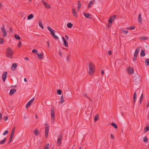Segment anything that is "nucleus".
I'll list each match as a JSON object with an SVG mask.
<instances>
[{"label":"nucleus","instance_id":"1","mask_svg":"<svg viewBox=\"0 0 149 149\" xmlns=\"http://www.w3.org/2000/svg\"><path fill=\"white\" fill-rule=\"evenodd\" d=\"M13 53V51L10 47H8L7 48L6 51V56L7 57L12 58Z\"/></svg>","mask_w":149,"mask_h":149},{"label":"nucleus","instance_id":"2","mask_svg":"<svg viewBox=\"0 0 149 149\" xmlns=\"http://www.w3.org/2000/svg\"><path fill=\"white\" fill-rule=\"evenodd\" d=\"M89 72L90 75H92L94 72L95 66L91 62H90L89 64Z\"/></svg>","mask_w":149,"mask_h":149},{"label":"nucleus","instance_id":"3","mask_svg":"<svg viewBox=\"0 0 149 149\" xmlns=\"http://www.w3.org/2000/svg\"><path fill=\"white\" fill-rule=\"evenodd\" d=\"M47 28L50 31L51 34L52 35L53 38L56 40H58L59 38L57 36L55 35L54 32V31H55V30L53 29L51 27L49 26H47Z\"/></svg>","mask_w":149,"mask_h":149},{"label":"nucleus","instance_id":"4","mask_svg":"<svg viewBox=\"0 0 149 149\" xmlns=\"http://www.w3.org/2000/svg\"><path fill=\"white\" fill-rule=\"evenodd\" d=\"M45 136L46 138L48 136V134L49 131V126L48 124L46 123L45 125Z\"/></svg>","mask_w":149,"mask_h":149},{"label":"nucleus","instance_id":"5","mask_svg":"<svg viewBox=\"0 0 149 149\" xmlns=\"http://www.w3.org/2000/svg\"><path fill=\"white\" fill-rule=\"evenodd\" d=\"M140 48V47H138L135 50V53L134 56V57L133 58V60L134 61H135L137 57L138 56Z\"/></svg>","mask_w":149,"mask_h":149},{"label":"nucleus","instance_id":"6","mask_svg":"<svg viewBox=\"0 0 149 149\" xmlns=\"http://www.w3.org/2000/svg\"><path fill=\"white\" fill-rule=\"evenodd\" d=\"M116 16V15H113L111 16L109 19L108 20V26H110L111 25V24L112 23L113 21L115 19Z\"/></svg>","mask_w":149,"mask_h":149},{"label":"nucleus","instance_id":"7","mask_svg":"<svg viewBox=\"0 0 149 149\" xmlns=\"http://www.w3.org/2000/svg\"><path fill=\"white\" fill-rule=\"evenodd\" d=\"M62 134H61L58 137V139H57V143H58V146H59L61 144V141L62 139Z\"/></svg>","mask_w":149,"mask_h":149},{"label":"nucleus","instance_id":"8","mask_svg":"<svg viewBox=\"0 0 149 149\" xmlns=\"http://www.w3.org/2000/svg\"><path fill=\"white\" fill-rule=\"evenodd\" d=\"M141 77L139 75H136L134 77L133 80L135 82H139L140 81Z\"/></svg>","mask_w":149,"mask_h":149},{"label":"nucleus","instance_id":"9","mask_svg":"<svg viewBox=\"0 0 149 149\" xmlns=\"http://www.w3.org/2000/svg\"><path fill=\"white\" fill-rule=\"evenodd\" d=\"M51 115L52 120L54 121V120L55 113L54 109L53 108H52L51 109Z\"/></svg>","mask_w":149,"mask_h":149},{"label":"nucleus","instance_id":"10","mask_svg":"<svg viewBox=\"0 0 149 149\" xmlns=\"http://www.w3.org/2000/svg\"><path fill=\"white\" fill-rule=\"evenodd\" d=\"M1 29L3 33V36L4 37H6L7 35V32L5 29L4 26H3L1 28Z\"/></svg>","mask_w":149,"mask_h":149},{"label":"nucleus","instance_id":"11","mask_svg":"<svg viewBox=\"0 0 149 149\" xmlns=\"http://www.w3.org/2000/svg\"><path fill=\"white\" fill-rule=\"evenodd\" d=\"M17 64L14 63H13L11 66V69L13 71H15L16 70L17 67Z\"/></svg>","mask_w":149,"mask_h":149},{"label":"nucleus","instance_id":"12","mask_svg":"<svg viewBox=\"0 0 149 149\" xmlns=\"http://www.w3.org/2000/svg\"><path fill=\"white\" fill-rule=\"evenodd\" d=\"M7 72H5L3 74L2 76V79L3 81L5 82V81L6 79V78L7 74Z\"/></svg>","mask_w":149,"mask_h":149},{"label":"nucleus","instance_id":"13","mask_svg":"<svg viewBox=\"0 0 149 149\" xmlns=\"http://www.w3.org/2000/svg\"><path fill=\"white\" fill-rule=\"evenodd\" d=\"M84 16L87 18L92 19V17L91 15L89 13H84Z\"/></svg>","mask_w":149,"mask_h":149},{"label":"nucleus","instance_id":"14","mask_svg":"<svg viewBox=\"0 0 149 149\" xmlns=\"http://www.w3.org/2000/svg\"><path fill=\"white\" fill-rule=\"evenodd\" d=\"M16 90L15 88H12L10 90V92L9 93L10 95H11L13 94L16 92Z\"/></svg>","mask_w":149,"mask_h":149},{"label":"nucleus","instance_id":"15","mask_svg":"<svg viewBox=\"0 0 149 149\" xmlns=\"http://www.w3.org/2000/svg\"><path fill=\"white\" fill-rule=\"evenodd\" d=\"M64 42V45L66 47H68V42L63 37L62 38Z\"/></svg>","mask_w":149,"mask_h":149},{"label":"nucleus","instance_id":"16","mask_svg":"<svg viewBox=\"0 0 149 149\" xmlns=\"http://www.w3.org/2000/svg\"><path fill=\"white\" fill-rule=\"evenodd\" d=\"M42 1L46 8H50L51 7L49 4L47 3L43 0H42Z\"/></svg>","mask_w":149,"mask_h":149},{"label":"nucleus","instance_id":"17","mask_svg":"<svg viewBox=\"0 0 149 149\" xmlns=\"http://www.w3.org/2000/svg\"><path fill=\"white\" fill-rule=\"evenodd\" d=\"M127 71L130 74H133L134 73V69L132 68H131L130 67H129L128 68Z\"/></svg>","mask_w":149,"mask_h":149},{"label":"nucleus","instance_id":"18","mask_svg":"<svg viewBox=\"0 0 149 149\" xmlns=\"http://www.w3.org/2000/svg\"><path fill=\"white\" fill-rule=\"evenodd\" d=\"M136 92L135 91L134 93V95H133L134 106V105L135 103L136 98Z\"/></svg>","mask_w":149,"mask_h":149},{"label":"nucleus","instance_id":"19","mask_svg":"<svg viewBox=\"0 0 149 149\" xmlns=\"http://www.w3.org/2000/svg\"><path fill=\"white\" fill-rule=\"evenodd\" d=\"M33 133L36 136H37L39 134H40V132L37 129H35L34 130Z\"/></svg>","mask_w":149,"mask_h":149},{"label":"nucleus","instance_id":"20","mask_svg":"<svg viewBox=\"0 0 149 149\" xmlns=\"http://www.w3.org/2000/svg\"><path fill=\"white\" fill-rule=\"evenodd\" d=\"M72 13L74 16H75L76 17H77V13L75 9H74V8H73L72 9Z\"/></svg>","mask_w":149,"mask_h":149},{"label":"nucleus","instance_id":"21","mask_svg":"<svg viewBox=\"0 0 149 149\" xmlns=\"http://www.w3.org/2000/svg\"><path fill=\"white\" fill-rule=\"evenodd\" d=\"M145 55V53L144 50L143 49L141 50V52L140 53V56H144Z\"/></svg>","mask_w":149,"mask_h":149},{"label":"nucleus","instance_id":"22","mask_svg":"<svg viewBox=\"0 0 149 149\" xmlns=\"http://www.w3.org/2000/svg\"><path fill=\"white\" fill-rule=\"evenodd\" d=\"M94 2H95V1L94 0L90 1L89 2V3L88 6V7L89 8H91V5L93 4Z\"/></svg>","mask_w":149,"mask_h":149},{"label":"nucleus","instance_id":"23","mask_svg":"<svg viewBox=\"0 0 149 149\" xmlns=\"http://www.w3.org/2000/svg\"><path fill=\"white\" fill-rule=\"evenodd\" d=\"M37 55L38 56V58L39 59H42V58L43 56V54L41 53L40 54L39 53L37 54Z\"/></svg>","mask_w":149,"mask_h":149},{"label":"nucleus","instance_id":"24","mask_svg":"<svg viewBox=\"0 0 149 149\" xmlns=\"http://www.w3.org/2000/svg\"><path fill=\"white\" fill-rule=\"evenodd\" d=\"M34 17L33 15L31 14L29 15L27 17V19L29 20L31 19H32Z\"/></svg>","mask_w":149,"mask_h":149},{"label":"nucleus","instance_id":"25","mask_svg":"<svg viewBox=\"0 0 149 149\" xmlns=\"http://www.w3.org/2000/svg\"><path fill=\"white\" fill-rule=\"evenodd\" d=\"M138 20L139 22L141 23L142 22L141 20V15L140 14L139 15L138 17Z\"/></svg>","mask_w":149,"mask_h":149},{"label":"nucleus","instance_id":"26","mask_svg":"<svg viewBox=\"0 0 149 149\" xmlns=\"http://www.w3.org/2000/svg\"><path fill=\"white\" fill-rule=\"evenodd\" d=\"M73 26V24L71 23H68L67 24V26L69 28H71Z\"/></svg>","mask_w":149,"mask_h":149},{"label":"nucleus","instance_id":"27","mask_svg":"<svg viewBox=\"0 0 149 149\" xmlns=\"http://www.w3.org/2000/svg\"><path fill=\"white\" fill-rule=\"evenodd\" d=\"M39 24L40 27L42 28V29H44V26L42 24V22L41 20H39Z\"/></svg>","mask_w":149,"mask_h":149},{"label":"nucleus","instance_id":"28","mask_svg":"<svg viewBox=\"0 0 149 149\" xmlns=\"http://www.w3.org/2000/svg\"><path fill=\"white\" fill-rule=\"evenodd\" d=\"M140 39L143 40H146L148 39V38L146 36L141 37H140Z\"/></svg>","mask_w":149,"mask_h":149},{"label":"nucleus","instance_id":"29","mask_svg":"<svg viewBox=\"0 0 149 149\" xmlns=\"http://www.w3.org/2000/svg\"><path fill=\"white\" fill-rule=\"evenodd\" d=\"M111 125L113 126L115 128L117 129L118 128L117 126L116 123H111Z\"/></svg>","mask_w":149,"mask_h":149},{"label":"nucleus","instance_id":"30","mask_svg":"<svg viewBox=\"0 0 149 149\" xmlns=\"http://www.w3.org/2000/svg\"><path fill=\"white\" fill-rule=\"evenodd\" d=\"M149 130V126L146 127L144 130V133L146 132Z\"/></svg>","mask_w":149,"mask_h":149},{"label":"nucleus","instance_id":"31","mask_svg":"<svg viewBox=\"0 0 149 149\" xmlns=\"http://www.w3.org/2000/svg\"><path fill=\"white\" fill-rule=\"evenodd\" d=\"M34 98H33L31 100L29 101L27 103H28L30 105L34 101Z\"/></svg>","mask_w":149,"mask_h":149},{"label":"nucleus","instance_id":"32","mask_svg":"<svg viewBox=\"0 0 149 149\" xmlns=\"http://www.w3.org/2000/svg\"><path fill=\"white\" fill-rule=\"evenodd\" d=\"M135 26H131L130 27H128L127 28L128 30H134L135 29Z\"/></svg>","mask_w":149,"mask_h":149},{"label":"nucleus","instance_id":"33","mask_svg":"<svg viewBox=\"0 0 149 149\" xmlns=\"http://www.w3.org/2000/svg\"><path fill=\"white\" fill-rule=\"evenodd\" d=\"M6 138L5 137L3 140L1 141L0 142V144H3L4 143V142H5V141H6Z\"/></svg>","mask_w":149,"mask_h":149},{"label":"nucleus","instance_id":"34","mask_svg":"<svg viewBox=\"0 0 149 149\" xmlns=\"http://www.w3.org/2000/svg\"><path fill=\"white\" fill-rule=\"evenodd\" d=\"M15 39L17 40H20V37L17 34H15Z\"/></svg>","mask_w":149,"mask_h":149},{"label":"nucleus","instance_id":"35","mask_svg":"<svg viewBox=\"0 0 149 149\" xmlns=\"http://www.w3.org/2000/svg\"><path fill=\"white\" fill-rule=\"evenodd\" d=\"M145 63L146 65H149V58L146 59L145 60Z\"/></svg>","mask_w":149,"mask_h":149},{"label":"nucleus","instance_id":"36","mask_svg":"<svg viewBox=\"0 0 149 149\" xmlns=\"http://www.w3.org/2000/svg\"><path fill=\"white\" fill-rule=\"evenodd\" d=\"M98 118H99V116H98V115H97L95 116V117H94V121H97L98 120Z\"/></svg>","mask_w":149,"mask_h":149},{"label":"nucleus","instance_id":"37","mask_svg":"<svg viewBox=\"0 0 149 149\" xmlns=\"http://www.w3.org/2000/svg\"><path fill=\"white\" fill-rule=\"evenodd\" d=\"M64 101L63 99V95H62L61 97V101H60V103L61 104H62L64 102Z\"/></svg>","mask_w":149,"mask_h":149},{"label":"nucleus","instance_id":"38","mask_svg":"<svg viewBox=\"0 0 149 149\" xmlns=\"http://www.w3.org/2000/svg\"><path fill=\"white\" fill-rule=\"evenodd\" d=\"M77 5V7H78V8H80L81 7V4L80 2L79 1H78Z\"/></svg>","mask_w":149,"mask_h":149},{"label":"nucleus","instance_id":"39","mask_svg":"<svg viewBox=\"0 0 149 149\" xmlns=\"http://www.w3.org/2000/svg\"><path fill=\"white\" fill-rule=\"evenodd\" d=\"M32 52L35 54H38V51L36 49H33L32 50Z\"/></svg>","mask_w":149,"mask_h":149},{"label":"nucleus","instance_id":"40","mask_svg":"<svg viewBox=\"0 0 149 149\" xmlns=\"http://www.w3.org/2000/svg\"><path fill=\"white\" fill-rule=\"evenodd\" d=\"M49 143L47 144L45 146L44 149H49Z\"/></svg>","mask_w":149,"mask_h":149},{"label":"nucleus","instance_id":"41","mask_svg":"<svg viewBox=\"0 0 149 149\" xmlns=\"http://www.w3.org/2000/svg\"><path fill=\"white\" fill-rule=\"evenodd\" d=\"M57 93L58 95H61V94L62 91L60 89H58L57 91Z\"/></svg>","mask_w":149,"mask_h":149},{"label":"nucleus","instance_id":"42","mask_svg":"<svg viewBox=\"0 0 149 149\" xmlns=\"http://www.w3.org/2000/svg\"><path fill=\"white\" fill-rule=\"evenodd\" d=\"M4 40L3 39L1 38L0 39V44H3L4 43Z\"/></svg>","mask_w":149,"mask_h":149},{"label":"nucleus","instance_id":"43","mask_svg":"<svg viewBox=\"0 0 149 149\" xmlns=\"http://www.w3.org/2000/svg\"><path fill=\"white\" fill-rule=\"evenodd\" d=\"M143 141L144 142L146 143L148 142V140L146 136H145L143 139Z\"/></svg>","mask_w":149,"mask_h":149},{"label":"nucleus","instance_id":"44","mask_svg":"<svg viewBox=\"0 0 149 149\" xmlns=\"http://www.w3.org/2000/svg\"><path fill=\"white\" fill-rule=\"evenodd\" d=\"M8 131L7 130H6L5 131V132L3 133V135H5L8 134Z\"/></svg>","mask_w":149,"mask_h":149},{"label":"nucleus","instance_id":"45","mask_svg":"<svg viewBox=\"0 0 149 149\" xmlns=\"http://www.w3.org/2000/svg\"><path fill=\"white\" fill-rule=\"evenodd\" d=\"M121 31H122L123 33L125 34H127L128 33V31H125L123 30H122Z\"/></svg>","mask_w":149,"mask_h":149},{"label":"nucleus","instance_id":"46","mask_svg":"<svg viewBox=\"0 0 149 149\" xmlns=\"http://www.w3.org/2000/svg\"><path fill=\"white\" fill-rule=\"evenodd\" d=\"M12 139L13 138L10 137L9 141L8 142V144H9L11 142L12 140Z\"/></svg>","mask_w":149,"mask_h":149},{"label":"nucleus","instance_id":"47","mask_svg":"<svg viewBox=\"0 0 149 149\" xmlns=\"http://www.w3.org/2000/svg\"><path fill=\"white\" fill-rule=\"evenodd\" d=\"M21 45H22L21 42L20 41H19V42L18 43L17 45V47H19L21 46Z\"/></svg>","mask_w":149,"mask_h":149},{"label":"nucleus","instance_id":"48","mask_svg":"<svg viewBox=\"0 0 149 149\" xmlns=\"http://www.w3.org/2000/svg\"><path fill=\"white\" fill-rule=\"evenodd\" d=\"M8 116H6L4 118V121H6L8 119Z\"/></svg>","mask_w":149,"mask_h":149},{"label":"nucleus","instance_id":"49","mask_svg":"<svg viewBox=\"0 0 149 149\" xmlns=\"http://www.w3.org/2000/svg\"><path fill=\"white\" fill-rule=\"evenodd\" d=\"M84 96H86V97L88 98V99H89L90 100V99L89 98V97H88V96L87 95V94H84Z\"/></svg>","mask_w":149,"mask_h":149},{"label":"nucleus","instance_id":"50","mask_svg":"<svg viewBox=\"0 0 149 149\" xmlns=\"http://www.w3.org/2000/svg\"><path fill=\"white\" fill-rule=\"evenodd\" d=\"M59 55L61 57L62 56V54H61V50H59Z\"/></svg>","mask_w":149,"mask_h":149},{"label":"nucleus","instance_id":"51","mask_svg":"<svg viewBox=\"0 0 149 149\" xmlns=\"http://www.w3.org/2000/svg\"><path fill=\"white\" fill-rule=\"evenodd\" d=\"M70 55H68L67 58V60L68 61H69L70 59Z\"/></svg>","mask_w":149,"mask_h":149},{"label":"nucleus","instance_id":"52","mask_svg":"<svg viewBox=\"0 0 149 149\" xmlns=\"http://www.w3.org/2000/svg\"><path fill=\"white\" fill-rule=\"evenodd\" d=\"M30 105L28 103H27V104H26V108H28L30 106Z\"/></svg>","mask_w":149,"mask_h":149},{"label":"nucleus","instance_id":"53","mask_svg":"<svg viewBox=\"0 0 149 149\" xmlns=\"http://www.w3.org/2000/svg\"><path fill=\"white\" fill-rule=\"evenodd\" d=\"M14 134L12 133H11L10 136V137H11L13 138V136H14Z\"/></svg>","mask_w":149,"mask_h":149},{"label":"nucleus","instance_id":"54","mask_svg":"<svg viewBox=\"0 0 149 149\" xmlns=\"http://www.w3.org/2000/svg\"><path fill=\"white\" fill-rule=\"evenodd\" d=\"M143 97V94H142L141 95V97H140V100H142Z\"/></svg>","mask_w":149,"mask_h":149},{"label":"nucleus","instance_id":"55","mask_svg":"<svg viewBox=\"0 0 149 149\" xmlns=\"http://www.w3.org/2000/svg\"><path fill=\"white\" fill-rule=\"evenodd\" d=\"M111 138L112 139H114V136L112 134H111Z\"/></svg>","mask_w":149,"mask_h":149},{"label":"nucleus","instance_id":"56","mask_svg":"<svg viewBox=\"0 0 149 149\" xmlns=\"http://www.w3.org/2000/svg\"><path fill=\"white\" fill-rule=\"evenodd\" d=\"M65 37L66 38V39L67 40H69V37H68V36L67 35H65Z\"/></svg>","mask_w":149,"mask_h":149},{"label":"nucleus","instance_id":"57","mask_svg":"<svg viewBox=\"0 0 149 149\" xmlns=\"http://www.w3.org/2000/svg\"><path fill=\"white\" fill-rule=\"evenodd\" d=\"M2 118V114L1 113H0V121Z\"/></svg>","mask_w":149,"mask_h":149},{"label":"nucleus","instance_id":"58","mask_svg":"<svg viewBox=\"0 0 149 149\" xmlns=\"http://www.w3.org/2000/svg\"><path fill=\"white\" fill-rule=\"evenodd\" d=\"M24 59L26 61H28L29 60V58L27 57H25L24 58Z\"/></svg>","mask_w":149,"mask_h":149},{"label":"nucleus","instance_id":"59","mask_svg":"<svg viewBox=\"0 0 149 149\" xmlns=\"http://www.w3.org/2000/svg\"><path fill=\"white\" fill-rule=\"evenodd\" d=\"M108 54L109 55H111V51H110V50H109L108 51Z\"/></svg>","mask_w":149,"mask_h":149},{"label":"nucleus","instance_id":"60","mask_svg":"<svg viewBox=\"0 0 149 149\" xmlns=\"http://www.w3.org/2000/svg\"><path fill=\"white\" fill-rule=\"evenodd\" d=\"M15 127H14L12 129V131H13V132H15Z\"/></svg>","mask_w":149,"mask_h":149},{"label":"nucleus","instance_id":"61","mask_svg":"<svg viewBox=\"0 0 149 149\" xmlns=\"http://www.w3.org/2000/svg\"><path fill=\"white\" fill-rule=\"evenodd\" d=\"M101 72L102 74H103L104 73V71L103 70H102Z\"/></svg>","mask_w":149,"mask_h":149},{"label":"nucleus","instance_id":"62","mask_svg":"<svg viewBox=\"0 0 149 149\" xmlns=\"http://www.w3.org/2000/svg\"><path fill=\"white\" fill-rule=\"evenodd\" d=\"M9 30L10 31H11V33H12L13 32V29L11 28H10L9 29Z\"/></svg>","mask_w":149,"mask_h":149},{"label":"nucleus","instance_id":"63","mask_svg":"<svg viewBox=\"0 0 149 149\" xmlns=\"http://www.w3.org/2000/svg\"><path fill=\"white\" fill-rule=\"evenodd\" d=\"M47 45H48V47H49V41H48L47 42Z\"/></svg>","mask_w":149,"mask_h":149},{"label":"nucleus","instance_id":"64","mask_svg":"<svg viewBox=\"0 0 149 149\" xmlns=\"http://www.w3.org/2000/svg\"><path fill=\"white\" fill-rule=\"evenodd\" d=\"M24 81L25 82H27V80L26 78H24Z\"/></svg>","mask_w":149,"mask_h":149}]
</instances>
